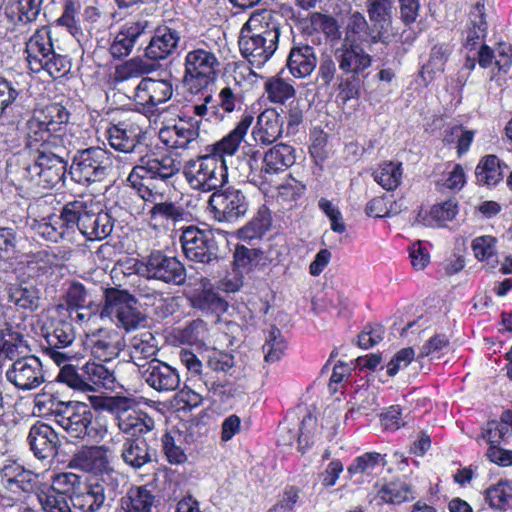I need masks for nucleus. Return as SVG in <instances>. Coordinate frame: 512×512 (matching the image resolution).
<instances>
[{
  "mask_svg": "<svg viewBox=\"0 0 512 512\" xmlns=\"http://www.w3.org/2000/svg\"><path fill=\"white\" fill-rule=\"evenodd\" d=\"M209 206L219 222H233L248 211L245 195L238 189L214 192L209 198Z\"/></svg>",
  "mask_w": 512,
  "mask_h": 512,
  "instance_id": "a211bd4d",
  "label": "nucleus"
},
{
  "mask_svg": "<svg viewBox=\"0 0 512 512\" xmlns=\"http://www.w3.org/2000/svg\"><path fill=\"white\" fill-rule=\"evenodd\" d=\"M334 55L343 74L365 76V71L372 64L371 55L360 44L341 43Z\"/></svg>",
  "mask_w": 512,
  "mask_h": 512,
  "instance_id": "412c9836",
  "label": "nucleus"
},
{
  "mask_svg": "<svg viewBox=\"0 0 512 512\" xmlns=\"http://www.w3.org/2000/svg\"><path fill=\"white\" fill-rule=\"evenodd\" d=\"M113 168V158L102 148L91 147L78 152L70 168L72 179L80 184L102 181Z\"/></svg>",
  "mask_w": 512,
  "mask_h": 512,
  "instance_id": "9d476101",
  "label": "nucleus"
},
{
  "mask_svg": "<svg viewBox=\"0 0 512 512\" xmlns=\"http://www.w3.org/2000/svg\"><path fill=\"white\" fill-rule=\"evenodd\" d=\"M385 463V459L380 453L367 452L357 457L347 468V472L351 477L356 474L372 475Z\"/></svg>",
  "mask_w": 512,
  "mask_h": 512,
  "instance_id": "8fccbe9b",
  "label": "nucleus"
},
{
  "mask_svg": "<svg viewBox=\"0 0 512 512\" xmlns=\"http://www.w3.org/2000/svg\"><path fill=\"white\" fill-rule=\"evenodd\" d=\"M366 7L374 28L386 32L392 24L394 0H366Z\"/></svg>",
  "mask_w": 512,
  "mask_h": 512,
  "instance_id": "37998d69",
  "label": "nucleus"
},
{
  "mask_svg": "<svg viewBox=\"0 0 512 512\" xmlns=\"http://www.w3.org/2000/svg\"><path fill=\"white\" fill-rule=\"evenodd\" d=\"M29 145L32 141L42 140L41 147L35 162L25 168L26 177L36 181L44 188H52L64 180L67 171V161L51 148H58L60 139L50 133V130H34V135H29Z\"/></svg>",
  "mask_w": 512,
  "mask_h": 512,
  "instance_id": "f03ea898",
  "label": "nucleus"
},
{
  "mask_svg": "<svg viewBox=\"0 0 512 512\" xmlns=\"http://www.w3.org/2000/svg\"><path fill=\"white\" fill-rule=\"evenodd\" d=\"M10 301L23 309H34L38 306V294L33 287H14L10 290Z\"/></svg>",
  "mask_w": 512,
  "mask_h": 512,
  "instance_id": "680f3d73",
  "label": "nucleus"
},
{
  "mask_svg": "<svg viewBox=\"0 0 512 512\" xmlns=\"http://www.w3.org/2000/svg\"><path fill=\"white\" fill-rule=\"evenodd\" d=\"M183 170V164L178 158L169 155L161 157H143L140 164L130 172L127 180L133 187L140 184V180L152 179L167 182Z\"/></svg>",
  "mask_w": 512,
  "mask_h": 512,
  "instance_id": "4468645a",
  "label": "nucleus"
},
{
  "mask_svg": "<svg viewBox=\"0 0 512 512\" xmlns=\"http://www.w3.org/2000/svg\"><path fill=\"white\" fill-rule=\"evenodd\" d=\"M39 502L46 512H76L61 494H43L39 496Z\"/></svg>",
  "mask_w": 512,
  "mask_h": 512,
  "instance_id": "774afa93",
  "label": "nucleus"
},
{
  "mask_svg": "<svg viewBox=\"0 0 512 512\" xmlns=\"http://www.w3.org/2000/svg\"><path fill=\"white\" fill-rule=\"evenodd\" d=\"M28 442L38 459H47L57 454L61 440L57 432L48 424L37 422L30 428Z\"/></svg>",
  "mask_w": 512,
  "mask_h": 512,
  "instance_id": "4be33fe9",
  "label": "nucleus"
},
{
  "mask_svg": "<svg viewBox=\"0 0 512 512\" xmlns=\"http://www.w3.org/2000/svg\"><path fill=\"white\" fill-rule=\"evenodd\" d=\"M155 497L144 486L131 488L121 500L124 512H151Z\"/></svg>",
  "mask_w": 512,
  "mask_h": 512,
  "instance_id": "c03bdc74",
  "label": "nucleus"
},
{
  "mask_svg": "<svg viewBox=\"0 0 512 512\" xmlns=\"http://www.w3.org/2000/svg\"><path fill=\"white\" fill-rule=\"evenodd\" d=\"M294 162V149L287 144H277L265 153L261 168L258 167L257 159L250 157L247 160L250 169L247 180L264 193H268L274 176L286 171Z\"/></svg>",
  "mask_w": 512,
  "mask_h": 512,
  "instance_id": "0eeeda50",
  "label": "nucleus"
},
{
  "mask_svg": "<svg viewBox=\"0 0 512 512\" xmlns=\"http://www.w3.org/2000/svg\"><path fill=\"white\" fill-rule=\"evenodd\" d=\"M181 33L169 26L158 27L145 48L148 59L158 61L172 55L178 48Z\"/></svg>",
  "mask_w": 512,
  "mask_h": 512,
  "instance_id": "b1692460",
  "label": "nucleus"
},
{
  "mask_svg": "<svg viewBox=\"0 0 512 512\" xmlns=\"http://www.w3.org/2000/svg\"><path fill=\"white\" fill-rule=\"evenodd\" d=\"M309 19L313 30L321 31L330 42L333 43L341 39L340 25L333 16L314 12L310 14Z\"/></svg>",
  "mask_w": 512,
  "mask_h": 512,
  "instance_id": "603ef678",
  "label": "nucleus"
},
{
  "mask_svg": "<svg viewBox=\"0 0 512 512\" xmlns=\"http://www.w3.org/2000/svg\"><path fill=\"white\" fill-rule=\"evenodd\" d=\"M203 95L204 103L193 106L195 115L200 117V120L196 121L197 128H199L200 125H205L206 123L210 125H217L219 120L224 119V113L220 114L216 106L207 105L212 98L211 94L203 93Z\"/></svg>",
  "mask_w": 512,
  "mask_h": 512,
  "instance_id": "13d9d810",
  "label": "nucleus"
},
{
  "mask_svg": "<svg viewBox=\"0 0 512 512\" xmlns=\"http://www.w3.org/2000/svg\"><path fill=\"white\" fill-rule=\"evenodd\" d=\"M182 173L191 189L204 192L223 186L227 178L225 160L210 154L187 160Z\"/></svg>",
  "mask_w": 512,
  "mask_h": 512,
  "instance_id": "6e6552de",
  "label": "nucleus"
},
{
  "mask_svg": "<svg viewBox=\"0 0 512 512\" xmlns=\"http://www.w3.org/2000/svg\"><path fill=\"white\" fill-rule=\"evenodd\" d=\"M192 306L202 311L205 315H213L216 318L226 312L227 302L221 298L213 289L204 287L191 299Z\"/></svg>",
  "mask_w": 512,
  "mask_h": 512,
  "instance_id": "58836bf2",
  "label": "nucleus"
},
{
  "mask_svg": "<svg viewBox=\"0 0 512 512\" xmlns=\"http://www.w3.org/2000/svg\"><path fill=\"white\" fill-rule=\"evenodd\" d=\"M287 68L295 78L309 76L317 66L314 48L307 44H295L290 49L287 58Z\"/></svg>",
  "mask_w": 512,
  "mask_h": 512,
  "instance_id": "c85d7f7f",
  "label": "nucleus"
},
{
  "mask_svg": "<svg viewBox=\"0 0 512 512\" xmlns=\"http://www.w3.org/2000/svg\"><path fill=\"white\" fill-rule=\"evenodd\" d=\"M80 484V477L71 472L58 473L53 476L51 489L49 494H61L65 496L67 493H74L76 486Z\"/></svg>",
  "mask_w": 512,
  "mask_h": 512,
  "instance_id": "69168bd1",
  "label": "nucleus"
},
{
  "mask_svg": "<svg viewBox=\"0 0 512 512\" xmlns=\"http://www.w3.org/2000/svg\"><path fill=\"white\" fill-rule=\"evenodd\" d=\"M286 349L285 341L282 337L281 331L272 327L269 331L266 341L263 345L266 362H276L280 360Z\"/></svg>",
  "mask_w": 512,
  "mask_h": 512,
  "instance_id": "5fc2aeb1",
  "label": "nucleus"
},
{
  "mask_svg": "<svg viewBox=\"0 0 512 512\" xmlns=\"http://www.w3.org/2000/svg\"><path fill=\"white\" fill-rule=\"evenodd\" d=\"M277 197L284 202L297 201L305 192L306 186L295 179L287 177L281 184L276 186Z\"/></svg>",
  "mask_w": 512,
  "mask_h": 512,
  "instance_id": "052dcab7",
  "label": "nucleus"
},
{
  "mask_svg": "<svg viewBox=\"0 0 512 512\" xmlns=\"http://www.w3.org/2000/svg\"><path fill=\"white\" fill-rule=\"evenodd\" d=\"M73 509L81 512H94L105 504V499L99 494L93 484L88 482L85 491L74 492L71 496Z\"/></svg>",
  "mask_w": 512,
  "mask_h": 512,
  "instance_id": "de8ad7c7",
  "label": "nucleus"
},
{
  "mask_svg": "<svg viewBox=\"0 0 512 512\" xmlns=\"http://www.w3.org/2000/svg\"><path fill=\"white\" fill-rule=\"evenodd\" d=\"M179 240L185 257L190 261L208 265L219 261L218 245L211 231L190 225L181 229Z\"/></svg>",
  "mask_w": 512,
  "mask_h": 512,
  "instance_id": "f8f14e48",
  "label": "nucleus"
},
{
  "mask_svg": "<svg viewBox=\"0 0 512 512\" xmlns=\"http://www.w3.org/2000/svg\"><path fill=\"white\" fill-rule=\"evenodd\" d=\"M271 225V211L266 205H261L253 218L237 231V238L247 243L260 240L270 230Z\"/></svg>",
  "mask_w": 512,
  "mask_h": 512,
  "instance_id": "2f4dec72",
  "label": "nucleus"
},
{
  "mask_svg": "<svg viewBox=\"0 0 512 512\" xmlns=\"http://www.w3.org/2000/svg\"><path fill=\"white\" fill-rule=\"evenodd\" d=\"M140 373L144 381L158 392H172L180 385L177 370L158 359L148 361Z\"/></svg>",
  "mask_w": 512,
  "mask_h": 512,
  "instance_id": "aec40b11",
  "label": "nucleus"
},
{
  "mask_svg": "<svg viewBox=\"0 0 512 512\" xmlns=\"http://www.w3.org/2000/svg\"><path fill=\"white\" fill-rule=\"evenodd\" d=\"M219 66L213 52L203 48L189 51L185 57V86L193 94L207 92L214 84Z\"/></svg>",
  "mask_w": 512,
  "mask_h": 512,
  "instance_id": "1a4fd4ad",
  "label": "nucleus"
},
{
  "mask_svg": "<svg viewBox=\"0 0 512 512\" xmlns=\"http://www.w3.org/2000/svg\"><path fill=\"white\" fill-rule=\"evenodd\" d=\"M483 7L477 5L471 12L470 22L464 32L463 45L466 49L475 50L480 41L487 35L488 25L482 11Z\"/></svg>",
  "mask_w": 512,
  "mask_h": 512,
  "instance_id": "ea45409f",
  "label": "nucleus"
},
{
  "mask_svg": "<svg viewBox=\"0 0 512 512\" xmlns=\"http://www.w3.org/2000/svg\"><path fill=\"white\" fill-rule=\"evenodd\" d=\"M149 224L154 228H166L188 220L190 213L178 201L166 200L154 203L148 212Z\"/></svg>",
  "mask_w": 512,
  "mask_h": 512,
  "instance_id": "393cba45",
  "label": "nucleus"
},
{
  "mask_svg": "<svg viewBox=\"0 0 512 512\" xmlns=\"http://www.w3.org/2000/svg\"><path fill=\"white\" fill-rule=\"evenodd\" d=\"M113 413L117 427L129 438L140 437L155 428L154 419L148 413L132 406V400L127 397H116L113 400Z\"/></svg>",
  "mask_w": 512,
  "mask_h": 512,
  "instance_id": "ddd939ff",
  "label": "nucleus"
},
{
  "mask_svg": "<svg viewBox=\"0 0 512 512\" xmlns=\"http://www.w3.org/2000/svg\"><path fill=\"white\" fill-rule=\"evenodd\" d=\"M172 92V84L168 80L146 77L138 84L135 99L143 106H156L169 100Z\"/></svg>",
  "mask_w": 512,
  "mask_h": 512,
  "instance_id": "a878e982",
  "label": "nucleus"
},
{
  "mask_svg": "<svg viewBox=\"0 0 512 512\" xmlns=\"http://www.w3.org/2000/svg\"><path fill=\"white\" fill-rule=\"evenodd\" d=\"M361 75L343 74L338 78L337 88L343 100L347 101L358 95Z\"/></svg>",
  "mask_w": 512,
  "mask_h": 512,
  "instance_id": "338daca9",
  "label": "nucleus"
},
{
  "mask_svg": "<svg viewBox=\"0 0 512 512\" xmlns=\"http://www.w3.org/2000/svg\"><path fill=\"white\" fill-rule=\"evenodd\" d=\"M109 144L115 150L129 153L134 151L141 141V136L135 130H103Z\"/></svg>",
  "mask_w": 512,
  "mask_h": 512,
  "instance_id": "3c124183",
  "label": "nucleus"
},
{
  "mask_svg": "<svg viewBox=\"0 0 512 512\" xmlns=\"http://www.w3.org/2000/svg\"><path fill=\"white\" fill-rule=\"evenodd\" d=\"M70 114L65 106L60 103H51L42 108H36L29 121L30 127L48 128L51 125L69 124Z\"/></svg>",
  "mask_w": 512,
  "mask_h": 512,
  "instance_id": "e433bc0d",
  "label": "nucleus"
},
{
  "mask_svg": "<svg viewBox=\"0 0 512 512\" xmlns=\"http://www.w3.org/2000/svg\"><path fill=\"white\" fill-rule=\"evenodd\" d=\"M155 69L156 65L154 63H150L142 58L135 57L119 66L116 72L121 79H128L133 77H140L144 74H149Z\"/></svg>",
  "mask_w": 512,
  "mask_h": 512,
  "instance_id": "6e6d98bb",
  "label": "nucleus"
},
{
  "mask_svg": "<svg viewBox=\"0 0 512 512\" xmlns=\"http://www.w3.org/2000/svg\"><path fill=\"white\" fill-rule=\"evenodd\" d=\"M281 25L271 10L252 14L241 30L242 55L256 67L264 65L278 48Z\"/></svg>",
  "mask_w": 512,
  "mask_h": 512,
  "instance_id": "f257e3e1",
  "label": "nucleus"
},
{
  "mask_svg": "<svg viewBox=\"0 0 512 512\" xmlns=\"http://www.w3.org/2000/svg\"><path fill=\"white\" fill-rule=\"evenodd\" d=\"M145 28L146 22H135L123 26L110 46L112 57L121 59L128 56L132 52L137 40L144 34Z\"/></svg>",
  "mask_w": 512,
  "mask_h": 512,
  "instance_id": "c756f323",
  "label": "nucleus"
},
{
  "mask_svg": "<svg viewBox=\"0 0 512 512\" xmlns=\"http://www.w3.org/2000/svg\"><path fill=\"white\" fill-rule=\"evenodd\" d=\"M485 501L498 511H506L512 507V480H500L485 491Z\"/></svg>",
  "mask_w": 512,
  "mask_h": 512,
  "instance_id": "a18cd8bd",
  "label": "nucleus"
},
{
  "mask_svg": "<svg viewBox=\"0 0 512 512\" xmlns=\"http://www.w3.org/2000/svg\"><path fill=\"white\" fill-rule=\"evenodd\" d=\"M26 348L23 335L14 330L0 310V355L4 354L6 358L13 359Z\"/></svg>",
  "mask_w": 512,
  "mask_h": 512,
  "instance_id": "72a5a7b5",
  "label": "nucleus"
},
{
  "mask_svg": "<svg viewBox=\"0 0 512 512\" xmlns=\"http://www.w3.org/2000/svg\"><path fill=\"white\" fill-rule=\"evenodd\" d=\"M449 349V339L445 334H435L421 347L418 358L439 359Z\"/></svg>",
  "mask_w": 512,
  "mask_h": 512,
  "instance_id": "bf43d9fd",
  "label": "nucleus"
},
{
  "mask_svg": "<svg viewBox=\"0 0 512 512\" xmlns=\"http://www.w3.org/2000/svg\"><path fill=\"white\" fill-rule=\"evenodd\" d=\"M5 377L22 391L36 389L45 381L42 362L34 355L18 357L6 370Z\"/></svg>",
  "mask_w": 512,
  "mask_h": 512,
  "instance_id": "dca6fc26",
  "label": "nucleus"
},
{
  "mask_svg": "<svg viewBox=\"0 0 512 512\" xmlns=\"http://www.w3.org/2000/svg\"><path fill=\"white\" fill-rule=\"evenodd\" d=\"M284 70L268 77L264 82V93L267 99L274 104L284 105L296 96L294 82L283 77Z\"/></svg>",
  "mask_w": 512,
  "mask_h": 512,
  "instance_id": "f704fd0d",
  "label": "nucleus"
},
{
  "mask_svg": "<svg viewBox=\"0 0 512 512\" xmlns=\"http://www.w3.org/2000/svg\"><path fill=\"white\" fill-rule=\"evenodd\" d=\"M66 225L72 228L73 236L79 231L88 240H102L113 230L111 216L92 201L75 200L64 205Z\"/></svg>",
  "mask_w": 512,
  "mask_h": 512,
  "instance_id": "20e7f679",
  "label": "nucleus"
},
{
  "mask_svg": "<svg viewBox=\"0 0 512 512\" xmlns=\"http://www.w3.org/2000/svg\"><path fill=\"white\" fill-rule=\"evenodd\" d=\"M89 482L95 486L105 501L112 502L122 492L125 478L120 472L111 467L107 471L92 477Z\"/></svg>",
  "mask_w": 512,
  "mask_h": 512,
  "instance_id": "c9c22d12",
  "label": "nucleus"
},
{
  "mask_svg": "<svg viewBox=\"0 0 512 512\" xmlns=\"http://www.w3.org/2000/svg\"><path fill=\"white\" fill-rule=\"evenodd\" d=\"M18 235L11 227L0 228V260L12 259L17 253Z\"/></svg>",
  "mask_w": 512,
  "mask_h": 512,
  "instance_id": "0e129e2a",
  "label": "nucleus"
},
{
  "mask_svg": "<svg viewBox=\"0 0 512 512\" xmlns=\"http://www.w3.org/2000/svg\"><path fill=\"white\" fill-rule=\"evenodd\" d=\"M336 73V62L330 56L321 58L315 77L318 90H327L335 79Z\"/></svg>",
  "mask_w": 512,
  "mask_h": 512,
  "instance_id": "e2e57ef3",
  "label": "nucleus"
},
{
  "mask_svg": "<svg viewBox=\"0 0 512 512\" xmlns=\"http://www.w3.org/2000/svg\"><path fill=\"white\" fill-rule=\"evenodd\" d=\"M75 339L76 331L73 324L67 320H60L45 334L44 352L57 365H62L77 358L78 353L70 349Z\"/></svg>",
  "mask_w": 512,
  "mask_h": 512,
  "instance_id": "2eb2a0df",
  "label": "nucleus"
},
{
  "mask_svg": "<svg viewBox=\"0 0 512 512\" xmlns=\"http://www.w3.org/2000/svg\"><path fill=\"white\" fill-rule=\"evenodd\" d=\"M34 232L45 240L58 242L61 239L73 240V231L70 225H66L64 207L60 215H49L40 220H34L32 224Z\"/></svg>",
  "mask_w": 512,
  "mask_h": 512,
  "instance_id": "bb28decb",
  "label": "nucleus"
},
{
  "mask_svg": "<svg viewBox=\"0 0 512 512\" xmlns=\"http://www.w3.org/2000/svg\"><path fill=\"white\" fill-rule=\"evenodd\" d=\"M129 348L131 359L140 371L144 369V365L148 361L156 359L155 356L158 352L157 341L150 332L135 335L130 341Z\"/></svg>",
  "mask_w": 512,
  "mask_h": 512,
  "instance_id": "473e14b6",
  "label": "nucleus"
},
{
  "mask_svg": "<svg viewBox=\"0 0 512 512\" xmlns=\"http://www.w3.org/2000/svg\"><path fill=\"white\" fill-rule=\"evenodd\" d=\"M137 300L126 290L108 288L105 290V305L102 313L111 317L126 331L143 326L146 317L136 307Z\"/></svg>",
  "mask_w": 512,
  "mask_h": 512,
  "instance_id": "9b49d317",
  "label": "nucleus"
},
{
  "mask_svg": "<svg viewBox=\"0 0 512 512\" xmlns=\"http://www.w3.org/2000/svg\"><path fill=\"white\" fill-rule=\"evenodd\" d=\"M451 52L452 47L447 43H438L431 48L429 60L421 69L423 81L431 82L436 74L444 71Z\"/></svg>",
  "mask_w": 512,
  "mask_h": 512,
  "instance_id": "a19ab883",
  "label": "nucleus"
},
{
  "mask_svg": "<svg viewBox=\"0 0 512 512\" xmlns=\"http://www.w3.org/2000/svg\"><path fill=\"white\" fill-rule=\"evenodd\" d=\"M382 35V30L371 29L364 15L356 11L348 18L342 43L359 44V42H369L370 44H376L381 41Z\"/></svg>",
  "mask_w": 512,
  "mask_h": 512,
  "instance_id": "cd10ccee",
  "label": "nucleus"
},
{
  "mask_svg": "<svg viewBox=\"0 0 512 512\" xmlns=\"http://www.w3.org/2000/svg\"><path fill=\"white\" fill-rule=\"evenodd\" d=\"M154 452L146 439L142 437L126 438L121 449V458L125 464L140 469L153 460Z\"/></svg>",
  "mask_w": 512,
  "mask_h": 512,
  "instance_id": "7c9ffc66",
  "label": "nucleus"
},
{
  "mask_svg": "<svg viewBox=\"0 0 512 512\" xmlns=\"http://www.w3.org/2000/svg\"><path fill=\"white\" fill-rule=\"evenodd\" d=\"M403 169L401 163L385 162L373 172L374 180L385 190H395L401 183Z\"/></svg>",
  "mask_w": 512,
  "mask_h": 512,
  "instance_id": "49530a36",
  "label": "nucleus"
},
{
  "mask_svg": "<svg viewBox=\"0 0 512 512\" xmlns=\"http://www.w3.org/2000/svg\"><path fill=\"white\" fill-rule=\"evenodd\" d=\"M503 167L496 155L483 157L475 169L477 181L487 186L497 185L504 177Z\"/></svg>",
  "mask_w": 512,
  "mask_h": 512,
  "instance_id": "79ce46f5",
  "label": "nucleus"
},
{
  "mask_svg": "<svg viewBox=\"0 0 512 512\" xmlns=\"http://www.w3.org/2000/svg\"><path fill=\"white\" fill-rule=\"evenodd\" d=\"M377 496L384 502L391 504H400L414 498L410 486L401 481L384 484L378 490Z\"/></svg>",
  "mask_w": 512,
  "mask_h": 512,
  "instance_id": "864d4df0",
  "label": "nucleus"
},
{
  "mask_svg": "<svg viewBox=\"0 0 512 512\" xmlns=\"http://www.w3.org/2000/svg\"><path fill=\"white\" fill-rule=\"evenodd\" d=\"M29 69L34 73L46 71L52 78H59L70 70V61L53 47L51 31L47 26L37 29L25 46Z\"/></svg>",
  "mask_w": 512,
  "mask_h": 512,
  "instance_id": "39448f33",
  "label": "nucleus"
},
{
  "mask_svg": "<svg viewBox=\"0 0 512 512\" xmlns=\"http://www.w3.org/2000/svg\"><path fill=\"white\" fill-rule=\"evenodd\" d=\"M41 4L42 0H9L4 13L13 23H30L39 15Z\"/></svg>",
  "mask_w": 512,
  "mask_h": 512,
  "instance_id": "4c0bfd02",
  "label": "nucleus"
},
{
  "mask_svg": "<svg viewBox=\"0 0 512 512\" xmlns=\"http://www.w3.org/2000/svg\"><path fill=\"white\" fill-rule=\"evenodd\" d=\"M162 143L171 149L193 148L199 137L198 130H159Z\"/></svg>",
  "mask_w": 512,
  "mask_h": 512,
  "instance_id": "09e8293b",
  "label": "nucleus"
},
{
  "mask_svg": "<svg viewBox=\"0 0 512 512\" xmlns=\"http://www.w3.org/2000/svg\"><path fill=\"white\" fill-rule=\"evenodd\" d=\"M247 130H231L229 135L213 145L210 155H217L224 159L225 155L232 156L238 150Z\"/></svg>",
  "mask_w": 512,
  "mask_h": 512,
  "instance_id": "4d7b16f0",
  "label": "nucleus"
},
{
  "mask_svg": "<svg viewBox=\"0 0 512 512\" xmlns=\"http://www.w3.org/2000/svg\"><path fill=\"white\" fill-rule=\"evenodd\" d=\"M52 415L70 438L98 442L106 433L90 407L83 402L60 401L52 409Z\"/></svg>",
  "mask_w": 512,
  "mask_h": 512,
  "instance_id": "7ed1b4c3",
  "label": "nucleus"
},
{
  "mask_svg": "<svg viewBox=\"0 0 512 512\" xmlns=\"http://www.w3.org/2000/svg\"><path fill=\"white\" fill-rule=\"evenodd\" d=\"M83 345L92 356L104 362L118 357L126 346L124 336L120 332L106 328L87 333Z\"/></svg>",
  "mask_w": 512,
  "mask_h": 512,
  "instance_id": "f3484780",
  "label": "nucleus"
},
{
  "mask_svg": "<svg viewBox=\"0 0 512 512\" xmlns=\"http://www.w3.org/2000/svg\"><path fill=\"white\" fill-rule=\"evenodd\" d=\"M145 274L148 278L173 285H181L186 279L183 264L176 257L167 256L160 251L152 252L147 257Z\"/></svg>",
  "mask_w": 512,
  "mask_h": 512,
  "instance_id": "6ab92c4d",
  "label": "nucleus"
},
{
  "mask_svg": "<svg viewBox=\"0 0 512 512\" xmlns=\"http://www.w3.org/2000/svg\"><path fill=\"white\" fill-rule=\"evenodd\" d=\"M57 381L84 393L113 390L116 386L114 372L94 361H88L80 367L64 364L57 375Z\"/></svg>",
  "mask_w": 512,
  "mask_h": 512,
  "instance_id": "423d86ee",
  "label": "nucleus"
},
{
  "mask_svg": "<svg viewBox=\"0 0 512 512\" xmlns=\"http://www.w3.org/2000/svg\"><path fill=\"white\" fill-rule=\"evenodd\" d=\"M70 466L92 474V477L112 467L105 446L83 447L72 456Z\"/></svg>",
  "mask_w": 512,
  "mask_h": 512,
  "instance_id": "5701e85b",
  "label": "nucleus"
}]
</instances>
